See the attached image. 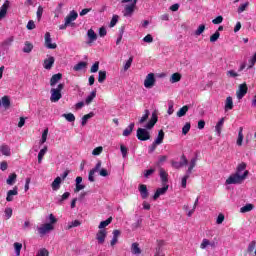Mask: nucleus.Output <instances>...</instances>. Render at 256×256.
Returning a JSON list of instances; mask_svg holds the SVG:
<instances>
[{
    "label": "nucleus",
    "instance_id": "nucleus-43",
    "mask_svg": "<svg viewBox=\"0 0 256 256\" xmlns=\"http://www.w3.org/2000/svg\"><path fill=\"white\" fill-rule=\"evenodd\" d=\"M236 143H237L238 147H241V145H243V127L239 128L238 139H237Z\"/></svg>",
    "mask_w": 256,
    "mask_h": 256
},
{
    "label": "nucleus",
    "instance_id": "nucleus-29",
    "mask_svg": "<svg viewBox=\"0 0 256 256\" xmlns=\"http://www.w3.org/2000/svg\"><path fill=\"white\" fill-rule=\"evenodd\" d=\"M131 252L133 255H141V248L139 247V243H132Z\"/></svg>",
    "mask_w": 256,
    "mask_h": 256
},
{
    "label": "nucleus",
    "instance_id": "nucleus-18",
    "mask_svg": "<svg viewBox=\"0 0 256 256\" xmlns=\"http://www.w3.org/2000/svg\"><path fill=\"white\" fill-rule=\"evenodd\" d=\"M63 79V74L57 73L52 75L50 79V86L55 87L56 84H58Z\"/></svg>",
    "mask_w": 256,
    "mask_h": 256
},
{
    "label": "nucleus",
    "instance_id": "nucleus-49",
    "mask_svg": "<svg viewBox=\"0 0 256 256\" xmlns=\"http://www.w3.org/2000/svg\"><path fill=\"white\" fill-rule=\"evenodd\" d=\"M197 205H199V197L196 198L192 210L188 211L187 216L191 217L193 213H195V210L197 209Z\"/></svg>",
    "mask_w": 256,
    "mask_h": 256
},
{
    "label": "nucleus",
    "instance_id": "nucleus-26",
    "mask_svg": "<svg viewBox=\"0 0 256 256\" xmlns=\"http://www.w3.org/2000/svg\"><path fill=\"white\" fill-rule=\"evenodd\" d=\"M196 165H197V157H194L190 160V164H189V167H188L186 173H188V175H191L193 173V169H195Z\"/></svg>",
    "mask_w": 256,
    "mask_h": 256
},
{
    "label": "nucleus",
    "instance_id": "nucleus-23",
    "mask_svg": "<svg viewBox=\"0 0 256 256\" xmlns=\"http://www.w3.org/2000/svg\"><path fill=\"white\" fill-rule=\"evenodd\" d=\"M160 179L163 185L169 182V174H167V172L163 168H160Z\"/></svg>",
    "mask_w": 256,
    "mask_h": 256
},
{
    "label": "nucleus",
    "instance_id": "nucleus-7",
    "mask_svg": "<svg viewBox=\"0 0 256 256\" xmlns=\"http://www.w3.org/2000/svg\"><path fill=\"white\" fill-rule=\"evenodd\" d=\"M77 17H79V14H77V12L75 10H72L69 13V15H67L65 18L66 25H68L70 27H76V25L73 21H75L77 19Z\"/></svg>",
    "mask_w": 256,
    "mask_h": 256
},
{
    "label": "nucleus",
    "instance_id": "nucleus-15",
    "mask_svg": "<svg viewBox=\"0 0 256 256\" xmlns=\"http://www.w3.org/2000/svg\"><path fill=\"white\" fill-rule=\"evenodd\" d=\"M168 190H169V185H164V187L158 188L153 195L154 201H157L158 197H161V195H165V193H167Z\"/></svg>",
    "mask_w": 256,
    "mask_h": 256
},
{
    "label": "nucleus",
    "instance_id": "nucleus-47",
    "mask_svg": "<svg viewBox=\"0 0 256 256\" xmlns=\"http://www.w3.org/2000/svg\"><path fill=\"white\" fill-rule=\"evenodd\" d=\"M33 51V44L31 42H25L23 53H31Z\"/></svg>",
    "mask_w": 256,
    "mask_h": 256
},
{
    "label": "nucleus",
    "instance_id": "nucleus-64",
    "mask_svg": "<svg viewBox=\"0 0 256 256\" xmlns=\"http://www.w3.org/2000/svg\"><path fill=\"white\" fill-rule=\"evenodd\" d=\"M36 256H49V251L45 248L39 250L38 254Z\"/></svg>",
    "mask_w": 256,
    "mask_h": 256
},
{
    "label": "nucleus",
    "instance_id": "nucleus-35",
    "mask_svg": "<svg viewBox=\"0 0 256 256\" xmlns=\"http://www.w3.org/2000/svg\"><path fill=\"white\" fill-rule=\"evenodd\" d=\"M111 221H113V217H109L108 219H106L105 221L100 222L98 228L100 230L105 229V227H107L108 225H111Z\"/></svg>",
    "mask_w": 256,
    "mask_h": 256
},
{
    "label": "nucleus",
    "instance_id": "nucleus-32",
    "mask_svg": "<svg viewBox=\"0 0 256 256\" xmlns=\"http://www.w3.org/2000/svg\"><path fill=\"white\" fill-rule=\"evenodd\" d=\"M165 139V132L163 130H159L158 136L155 139V144L161 145L163 143V140Z\"/></svg>",
    "mask_w": 256,
    "mask_h": 256
},
{
    "label": "nucleus",
    "instance_id": "nucleus-62",
    "mask_svg": "<svg viewBox=\"0 0 256 256\" xmlns=\"http://www.w3.org/2000/svg\"><path fill=\"white\" fill-rule=\"evenodd\" d=\"M101 153H103V147L102 146H99V147H96L93 151H92V155H101Z\"/></svg>",
    "mask_w": 256,
    "mask_h": 256
},
{
    "label": "nucleus",
    "instance_id": "nucleus-63",
    "mask_svg": "<svg viewBox=\"0 0 256 256\" xmlns=\"http://www.w3.org/2000/svg\"><path fill=\"white\" fill-rule=\"evenodd\" d=\"M90 71H91V73H97V71H99V61H96V62L92 65Z\"/></svg>",
    "mask_w": 256,
    "mask_h": 256
},
{
    "label": "nucleus",
    "instance_id": "nucleus-33",
    "mask_svg": "<svg viewBox=\"0 0 256 256\" xmlns=\"http://www.w3.org/2000/svg\"><path fill=\"white\" fill-rule=\"evenodd\" d=\"M13 246H14L15 255L21 256V250L23 249V244L19 242H15Z\"/></svg>",
    "mask_w": 256,
    "mask_h": 256
},
{
    "label": "nucleus",
    "instance_id": "nucleus-22",
    "mask_svg": "<svg viewBox=\"0 0 256 256\" xmlns=\"http://www.w3.org/2000/svg\"><path fill=\"white\" fill-rule=\"evenodd\" d=\"M13 195H19L17 186H15L12 190H9L7 192L6 201H8V202L13 201Z\"/></svg>",
    "mask_w": 256,
    "mask_h": 256
},
{
    "label": "nucleus",
    "instance_id": "nucleus-13",
    "mask_svg": "<svg viewBox=\"0 0 256 256\" xmlns=\"http://www.w3.org/2000/svg\"><path fill=\"white\" fill-rule=\"evenodd\" d=\"M140 197L142 199H148L149 198V189H147V185L145 184H140L138 187Z\"/></svg>",
    "mask_w": 256,
    "mask_h": 256
},
{
    "label": "nucleus",
    "instance_id": "nucleus-10",
    "mask_svg": "<svg viewBox=\"0 0 256 256\" xmlns=\"http://www.w3.org/2000/svg\"><path fill=\"white\" fill-rule=\"evenodd\" d=\"M99 169H101V161H98L97 164L95 165V167L89 171L88 180L91 183H94L95 173H97V171H99Z\"/></svg>",
    "mask_w": 256,
    "mask_h": 256
},
{
    "label": "nucleus",
    "instance_id": "nucleus-50",
    "mask_svg": "<svg viewBox=\"0 0 256 256\" xmlns=\"http://www.w3.org/2000/svg\"><path fill=\"white\" fill-rule=\"evenodd\" d=\"M123 33H125V26H121L119 30V37L116 40V45H119V43H121V40L123 39Z\"/></svg>",
    "mask_w": 256,
    "mask_h": 256
},
{
    "label": "nucleus",
    "instance_id": "nucleus-25",
    "mask_svg": "<svg viewBox=\"0 0 256 256\" xmlns=\"http://www.w3.org/2000/svg\"><path fill=\"white\" fill-rule=\"evenodd\" d=\"M53 191H59V189L61 188V177H56L54 179V181L52 182V185H51Z\"/></svg>",
    "mask_w": 256,
    "mask_h": 256
},
{
    "label": "nucleus",
    "instance_id": "nucleus-52",
    "mask_svg": "<svg viewBox=\"0 0 256 256\" xmlns=\"http://www.w3.org/2000/svg\"><path fill=\"white\" fill-rule=\"evenodd\" d=\"M255 247H256V241L253 240L248 245L247 253H249V254L253 253V251H255Z\"/></svg>",
    "mask_w": 256,
    "mask_h": 256
},
{
    "label": "nucleus",
    "instance_id": "nucleus-16",
    "mask_svg": "<svg viewBox=\"0 0 256 256\" xmlns=\"http://www.w3.org/2000/svg\"><path fill=\"white\" fill-rule=\"evenodd\" d=\"M53 65H55V57L50 56L44 60L43 67L44 69H47V71H50V69L53 68Z\"/></svg>",
    "mask_w": 256,
    "mask_h": 256
},
{
    "label": "nucleus",
    "instance_id": "nucleus-11",
    "mask_svg": "<svg viewBox=\"0 0 256 256\" xmlns=\"http://www.w3.org/2000/svg\"><path fill=\"white\" fill-rule=\"evenodd\" d=\"M105 239H107V230H99L96 234V240L98 241V244L103 245V243H105Z\"/></svg>",
    "mask_w": 256,
    "mask_h": 256
},
{
    "label": "nucleus",
    "instance_id": "nucleus-12",
    "mask_svg": "<svg viewBox=\"0 0 256 256\" xmlns=\"http://www.w3.org/2000/svg\"><path fill=\"white\" fill-rule=\"evenodd\" d=\"M53 229H55V227L52 224L46 223L38 228V233L40 235H47V233H49V231H53Z\"/></svg>",
    "mask_w": 256,
    "mask_h": 256
},
{
    "label": "nucleus",
    "instance_id": "nucleus-30",
    "mask_svg": "<svg viewBox=\"0 0 256 256\" xmlns=\"http://www.w3.org/2000/svg\"><path fill=\"white\" fill-rule=\"evenodd\" d=\"M0 152L2 153V155H5L6 157H11V148H9L8 145L0 146Z\"/></svg>",
    "mask_w": 256,
    "mask_h": 256
},
{
    "label": "nucleus",
    "instance_id": "nucleus-3",
    "mask_svg": "<svg viewBox=\"0 0 256 256\" xmlns=\"http://www.w3.org/2000/svg\"><path fill=\"white\" fill-rule=\"evenodd\" d=\"M121 3H130L125 5L123 15L124 17H132L137 7V0H121Z\"/></svg>",
    "mask_w": 256,
    "mask_h": 256
},
{
    "label": "nucleus",
    "instance_id": "nucleus-55",
    "mask_svg": "<svg viewBox=\"0 0 256 256\" xmlns=\"http://www.w3.org/2000/svg\"><path fill=\"white\" fill-rule=\"evenodd\" d=\"M133 63V56H131L126 63L124 64V71H129V69L131 68V65Z\"/></svg>",
    "mask_w": 256,
    "mask_h": 256
},
{
    "label": "nucleus",
    "instance_id": "nucleus-28",
    "mask_svg": "<svg viewBox=\"0 0 256 256\" xmlns=\"http://www.w3.org/2000/svg\"><path fill=\"white\" fill-rule=\"evenodd\" d=\"M133 129H135V123H130L129 126L126 129H124L122 135L124 137H129V135L133 133Z\"/></svg>",
    "mask_w": 256,
    "mask_h": 256
},
{
    "label": "nucleus",
    "instance_id": "nucleus-58",
    "mask_svg": "<svg viewBox=\"0 0 256 256\" xmlns=\"http://www.w3.org/2000/svg\"><path fill=\"white\" fill-rule=\"evenodd\" d=\"M153 173H155V168H150L148 170H145L144 171L145 179H149V177H151V175H153Z\"/></svg>",
    "mask_w": 256,
    "mask_h": 256
},
{
    "label": "nucleus",
    "instance_id": "nucleus-20",
    "mask_svg": "<svg viewBox=\"0 0 256 256\" xmlns=\"http://www.w3.org/2000/svg\"><path fill=\"white\" fill-rule=\"evenodd\" d=\"M87 37H88V45H91V43H94V41L97 39V33H95V30L89 29L87 31Z\"/></svg>",
    "mask_w": 256,
    "mask_h": 256
},
{
    "label": "nucleus",
    "instance_id": "nucleus-34",
    "mask_svg": "<svg viewBox=\"0 0 256 256\" xmlns=\"http://www.w3.org/2000/svg\"><path fill=\"white\" fill-rule=\"evenodd\" d=\"M95 97H97L96 90L92 91L91 94L86 97V100H85L86 105H90V103H93V99H95Z\"/></svg>",
    "mask_w": 256,
    "mask_h": 256
},
{
    "label": "nucleus",
    "instance_id": "nucleus-14",
    "mask_svg": "<svg viewBox=\"0 0 256 256\" xmlns=\"http://www.w3.org/2000/svg\"><path fill=\"white\" fill-rule=\"evenodd\" d=\"M45 47H47V49H57V44L51 43V33L49 32L45 34Z\"/></svg>",
    "mask_w": 256,
    "mask_h": 256
},
{
    "label": "nucleus",
    "instance_id": "nucleus-19",
    "mask_svg": "<svg viewBox=\"0 0 256 256\" xmlns=\"http://www.w3.org/2000/svg\"><path fill=\"white\" fill-rule=\"evenodd\" d=\"M212 247V249H215V247H217V242L215 241H209V239H203L202 243L200 245V248L202 249H207V247Z\"/></svg>",
    "mask_w": 256,
    "mask_h": 256
},
{
    "label": "nucleus",
    "instance_id": "nucleus-56",
    "mask_svg": "<svg viewBox=\"0 0 256 256\" xmlns=\"http://www.w3.org/2000/svg\"><path fill=\"white\" fill-rule=\"evenodd\" d=\"M48 133H49V129L46 128V129L43 131V133H42V138H41V140H40V145H43V143H46Z\"/></svg>",
    "mask_w": 256,
    "mask_h": 256
},
{
    "label": "nucleus",
    "instance_id": "nucleus-8",
    "mask_svg": "<svg viewBox=\"0 0 256 256\" xmlns=\"http://www.w3.org/2000/svg\"><path fill=\"white\" fill-rule=\"evenodd\" d=\"M155 82H156L155 74L149 73L144 80V87H146V89H151L155 87Z\"/></svg>",
    "mask_w": 256,
    "mask_h": 256
},
{
    "label": "nucleus",
    "instance_id": "nucleus-41",
    "mask_svg": "<svg viewBox=\"0 0 256 256\" xmlns=\"http://www.w3.org/2000/svg\"><path fill=\"white\" fill-rule=\"evenodd\" d=\"M187 111H189V106L185 105L177 112V117H185L187 115Z\"/></svg>",
    "mask_w": 256,
    "mask_h": 256
},
{
    "label": "nucleus",
    "instance_id": "nucleus-46",
    "mask_svg": "<svg viewBox=\"0 0 256 256\" xmlns=\"http://www.w3.org/2000/svg\"><path fill=\"white\" fill-rule=\"evenodd\" d=\"M62 117L66 119L69 123H74L75 121V115L73 113H68V114H62Z\"/></svg>",
    "mask_w": 256,
    "mask_h": 256
},
{
    "label": "nucleus",
    "instance_id": "nucleus-17",
    "mask_svg": "<svg viewBox=\"0 0 256 256\" xmlns=\"http://www.w3.org/2000/svg\"><path fill=\"white\" fill-rule=\"evenodd\" d=\"M1 106L4 107V109H11V98L9 96H3L0 100V109Z\"/></svg>",
    "mask_w": 256,
    "mask_h": 256
},
{
    "label": "nucleus",
    "instance_id": "nucleus-27",
    "mask_svg": "<svg viewBox=\"0 0 256 256\" xmlns=\"http://www.w3.org/2000/svg\"><path fill=\"white\" fill-rule=\"evenodd\" d=\"M225 123V118H221L218 123L215 126V131L217 133L218 136L221 135V131L223 129V124Z\"/></svg>",
    "mask_w": 256,
    "mask_h": 256
},
{
    "label": "nucleus",
    "instance_id": "nucleus-36",
    "mask_svg": "<svg viewBox=\"0 0 256 256\" xmlns=\"http://www.w3.org/2000/svg\"><path fill=\"white\" fill-rule=\"evenodd\" d=\"M87 68V62H79L77 63L74 67L73 70L74 71H82V69H86Z\"/></svg>",
    "mask_w": 256,
    "mask_h": 256
},
{
    "label": "nucleus",
    "instance_id": "nucleus-42",
    "mask_svg": "<svg viewBox=\"0 0 256 256\" xmlns=\"http://www.w3.org/2000/svg\"><path fill=\"white\" fill-rule=\"evenodd\" d=\"M151 115V112L149 110H145L144 111V115L140 118L139 120V124L143 125V123H145V121H147L149 119V116Z\"/></svg>",
    "mask_w": 256,
    "mask_h": 256
},
{
    "label": "nucleus",
    "instance_id": "nucleus-4",
    "mask_svg": "<svg viewBox=\"0 0 256 256\" xmlns=\"http://www.w3.org/2000/svg\"><path fill=\"white\" fill-rule=\"evenodd\" d=\"M136 137L139 141H149L151 139V133H149L147 128H138Z\"/></svg>",
    "mask_w": 256,
    "mask_h": 256
},
{
    "label": "nucleus",
    "instance_id": "nucleus-2",
    "mask_svg": "<svg viewBox=\"0 0 256 256\" xmlns=\"http://www.w3.org/2000/svg\"><path fill=\"white\" fill-rule=\"evenodd\" d=\"M63 89H65V83H60L57 85L56 88H51V103H57L63 97V94H61V91H63Z\"/></svg>",
    "mask_w": 256,
    "mask_h": 256
},
{
    "label": "nucleus",
    "instance_id": "nucleus-24",
    "mask_svg": "<svg viewBox=\"0 0 256 256\" xmlns=\"http://www.w3.org/2000/svg\"><path fill=\"white\" fill-rule=\"evenodd\" d=\"M231 109H233V97L228 96L225 101L224 110L231 111Z\"/></svg>",
    "mask_w": 256,
    "mask_h": 256
},
{
    "label": "nucleus",
    "instance_id": "nucleus-60",
    "mask_svg": "<svg viewBox=\"0 0 256 256\" xmlns=\"http://www.w3.org/2000/svg\"><path fill=\"white\" fill-rule=\"evenodd\" d=\"M205 31V24H201L195 31V35L199 37Z\"/></svg>",
    "mask_w": 256,
    "mask_h": 256
},
{
    "label": "nucleus",
    "instance_id": "nucleus-5",
    "mask_svg": "<svg viewBox=\"0 0 256 256\" xmlns=\"http://www.w3.org/2000/svg\"><path fill=\"white\" fill-rule=\"evenodd\" d=\"M247 91H249V87H247V83H242L238 86V90L236 91V97L241 101L245 95H247Z\"/></svg>",
    "mask_w": 256,
    "mask_h": 256
},
{
    "label": "nucleus",
    "instance_id": "nucleus-39",
    "mask_svg": "<svg viewBox=\"0 0 256 256\" xmlns=\"http://www.w3.org/2000/svg\"><path fill=\"white\" fill-rule=\"evenodd\" d=\"M69 197H71V193L69 192H65L57 201L58 205H63L64 201H67V199H69Z\"/></svg>",
    "mask_w": 256,
    "mask_h": 256
},
{
    "label": "nucleus",
    "instance_id": "nucleus-54",
    "mask_svg": "<svg viewBox=\"0 0 256 256\" xmlns=\"http://www.w3.org/2000/svg\"><path fill=\"white\" fill-rule=\"evenodd\" d=\"M191 131V123L187 122L182 128V135H187Z\"/></svg>",
    "mask_w": 256,
    "mask_h": 256
},
{
    "label": "nucleus",
    "instance_id": "nucleus-57",
    "mask_svg": "<svg viewBox=\"0 0 256 256\" xmlns=\"http://www.w3.org/2000/svg\"><path fill=\"white\" fill-rule=\"evenodd\" d=\"M221 37V33L219 31H216L212 36H210V43H215Z\"/></svg>",
    "mask_w": 256,
    "mask_h": 256
},
{
    "label": "nucleus",
    "instance_id": "nucleus-1",
    "mask_svg": "<svg viewBox=\"0 0 256 256\" xmlns=\"http://www.w3.org/2000/svg\"><path fill=\"white\" fill-rule=\"evenodd\" d=\"M245 169H247V163H240L236 168V172L227 178L226 185H241L247 179V175H249V171H245Z\"/></svg>",
    "mask_w": 256,
    "mask_h": 256
},
{
    "label": "nucleus",
    "instance_id": "nucleus-61",
    "mask_svg": "<svg viewBox=\"0 0 256 256\" xmlns=\"http://www.w3.org/2000/svg\"><path fill=\"white\" fill-rule=\"evenodd\" d=\"M118 21H119V16L114 15L110 21L109 27H115V25H117Z\"/></svg>",
    "mask_w": 256,
    "mask_h": 256
},
{
    "label": "nucleus",
    "instance_id": "nucleus-9",
    "mask_svg": "<svg viewBox=\"0 0 256 256\" xmlns=\"http://www.w3.org/2000/svg\"><path fill=\"white\" fill-rule=\"evenodd\" d=\"M159 121V117L157 116V111L152 112L151 119L148 121V123L145 125V129H152L155 127V124Z\"/></svg>",
    "mask_w": 256,
    "mask_h": 256
},
{
    "label": "nucleus",
    "instance_id": "nucleus-31",
    "mask_svg": "<svg viewBox=\"0 0 256 256\" xmlns=\"http://www.w3.org/2000/svg\"><path fill=\"white\" fill-rule=\"evenodd\" d=\"M92 117H95V113H93V112H90V113L84 115L82 117V122H81L82 127H85V125H87V122L89 121V119H92Z\"/></svg>",
    "mask_w": 256,
    "mask_h": 256
},
{
    "label": "nucleus",
    "instance_id": "nucleus-21",
    "mask_svg": "<svg viewBox=\"0 0 256 256\" xmlns=\"http://www.w3.org/2000/svg\"><path fill=\"white\" fill-rule=\"evenodd\" d=\"M7 9H9V0H6L0 8V21L7 15Z\"/></svg>",
    "mask_w": 256,
    "mask_h": 256
},
{
    "label": "nucleus",
    "instance_id": "nucleus-37",
    "mask_svg": "<svg viewBox=\"0 0 256 256\" xmlns=\"http://www.w3.org/2000/svg\"><path fill=\"white\" fill-rule=\"evenodd\" d=\"M255 209V206L253 204H246L242 208H240L241 213H249V211H253Z\"/></svg>",
    "mask_w": 256,
    "mask_h": 256
},
{
    "label": "nucleus",
    "instance_id": "nucleus-38",
    "mask_svg": "<svg viewBox=\"0 0 256 256\" xmlns=\"http://www.w3.org/2000/svg\"><path fill=\"white\" fill-rule=\"evenodd\" d=\"M106 79H107V71L100 70L98 73V81L100 83H105Z\"/></svg>",
    "mask_w": 256,
    "mask_h": 256
},
{
    "label": "nucleus",
    "instance_id": "nucleus-40",
    "mask_svg": "<svg viewBox=\"0 0 256 256\" xmlns=\"http://www.w3.org/2000/svg\"><path fill=\"white\" fill-rule=\"evenodd\" d=\"M17 181V174L12 173L9 175L8 179L6 180L7 185H13Z\"/></svg>",
    "mask_w": 256,
    "mask_h": 256
},
{
    "label": "nucleus",
    "instance_id": "nucleus-45",
    "mask_svg": "<svg viewBox=\"0 0 256 256\" xmlns=\"http://www.w3.org/2000/svg\"><path fill=\"white\" fill-rule=\"evenodd\" d=\"M45 153H47V146H45L43 149H41L38 153V163H42L43 157H45Z\"/></svg>",
    "mask_w": 256,
    "mask_h": 256
},
{
    "label": "nucleus",
    "instance_id": "nucleus-59",
    "mask_svg": "<svg viewBox=\"0 0 256 256\" xmlns=\"http://www.w3.org/2000/svg\"><path fill=\"white\" fill-rule=\"evenodd\" d=\"M249 7V2H245L238 7L237 13H243Z\"/></svg>",
    "mask_w": 256,
    "mask_h": 256
},
{
    "label": "nucleus",
    "instance_id": "nucleus-48",
    "mask_svg": "<svg viewBox=\"0 0 256 256\" xmlns=\"http://www.w3.org/2000/svg\"><path fill=\"white\" fill-rule=\"evenodd\" d=\"M13 41H15V38L13 36L8 37L5 41L2 42V47H10Z\"/></svg>",
    "mask_w": 256,
    "mask_h": 256
},
{
    "label": "nucleus",
    "instance_id": "nucleus-6",
    "mask_svg": "<svg viewBox=\"0 0 256 256\" xmlns=\"http://www.w3.org/2000/svg\"><path fill=\"white\" fill-rule=\"evenodd\" d=\"M171 165H172L173 169H181L182 167H185V165H189V160H187V156H185V154H183L181 156L180 162L172 160Z\"/></svg>",
    "mask_w": 256,
    "mask_h": 256
},
{
    "label": "nucleus",
    "instance_id": "nucleus-53",
    "mask_svg": "<svg viewBox=\"0 0 256 256\" xmlns=\"http://www.w3.org/2000/svg\"><path fill=\"white\" fill-rule=\"evenodd\" d=\"M189 177H191V174L186 172V175L183 176L182 181H181V185H182L183 189H185L187 187V179H189Z\"/></svg>",
    "mask_w": 256,
    "mask_h": 256
},
{
    "label": "nucleus",
    "instance_id": "nucleus-44",
    "mask_svg": "<svg viewBox=\"0 0 256 256\" xmlns=\"http://www.w3.org/2000/svg\"><path fill=\"white\" fill-rule=\"evenodd\" d=\"M179 81H181V74L180 73L172 74L170 78V83H179Z\"/></svg>",
    "mask_w": 256,
    "mask_h": 256
},
{
    "label": "nucleus",
    "instance_id": "nucleus-51",
    "mask_svg": "<svg viewBox=\"0 0 256 256\" xmlns=\"http://www.w3.org/2000/svg\"><path fill=\"white\" fill-rule=\"evenodd\" d=\"M81 225V221H79V220H74V221H72V222H70L69 224H68V226H67V228L66 229H73V227H79Z\"/></svg>",
    "mask_w": 256,
    "mask_h": 256
}]
</instances>
